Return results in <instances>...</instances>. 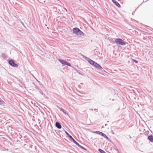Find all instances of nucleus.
<instances>
[{"label":"nucleus","instance_id":"6","mask_svg":"<svg viewBox=\"0 0 153 153\" xmlns=\"http://www.w3.org/2000/svg\"><path fill=\"white\" fill-rule=\"evenodd\" d=\"M113 3L117 7H120L121 6L119 3L116 0H112Z\"/></svg>","mask_w":153,"mask_h":153},{"label":"nucleus","instance_id":"21","mask_svg":"<svg viewBox=\"0 0 153 153\" xmlns=\"http://www.w3.org/2000/svg\"><path fill=\"white\" fill-rule=\"evenodd\" d=\"M132 61L136 63H138V62L136 60L134 59H132Z\"/></svg>","mask_w":153,"mask_h":153},{"label":"nucleus","instance_id":"24","mask_svg":"<svg viewBox=\"0 0 153 153\" xmlns=\"http://www.w3.org/2000/svg\"><path fill=\"white\" fill-rule=\"evenodd\" d=\"M81 56H82V57L83 58L85 56H84V55H82V54H81Z\"/></svg>","mask_w":153,"mask_h":153},{"label":"nucleus","instance_id":"26","mask_svg":"<svg viewBox=\"0 0 153 153\" xmlns=\"http://www.w3.org/2000/svg\"><path fill=\"white\" fill-rule=\"evenodd\" d=\"M97 110V109H94V110H95V111H96V110Z\"/></svg>","mask_w":153,"mask_h":153},{"label":"nucleus","instance_id":"18","mask_svg":"<svg viewBox=\"0 0 153 153\" xmlns=\"http://www.w3.org/2000/svg\"><path fill=\"white\" fill-rule=\"evenodd\" d=\"M99 70L101 71H104L105 72H106L104 70V69L101 66V68H100Z\"/></svg>","mask_w":153,"mask_h":153},{"label":"nucleus","instance_id":"10","mask_svg":"<svg viewBox=\"0 0 153 153\" xmlns=\"http://www.w3.org/2000/svg\"><path fill=\"white\" fill-rule=\"evenodd\" d=\"M59 108L60 111H62L64 114H68L67 113L66 111L64 110L62 108Z\"/></svg>","mask_w":153,"mask_h":153},{"label":"nucleus","instance_id":"16","mask_svg":"<svg viewBox=\"0 0 153 153\" xmlns=\"http://www.w3.org/2000/svg\"><path fill=\"white\" fill-rule=\"evenodd\" d=\"M110 41L111 43L113 44L115 43V40H114L113 39H110Z\"/></svg>","mask_w":153,"mask_h":153},{"label":"nucleus","instance_id":"13","mask_svg":"<svg viewBox=\"0 0 153 153\" xmlns=\"http://www.w3.org/2000/svg\"><path fill=\"white\" fill-rule=\"evenodd\" d=\"M74 70L76 71L79 74L83 76V75L81 73V72L79 70H77L76 68H74Z\"/></svg>","mask_w":153,"mask_h":153},{"label":"nucleus","instance_id":"15","mask_svg":"<svg viewBox=\"0 0 153 153\" xmlns=\"http://www.w3.org/2000/svg\"><path fill=\"white\" fill-rule=\"evenodd\" d=\"M94 133H96V134H99V135H101L102 134V132H100V131H95L94 132Z\"/></svg>","mask_w":153,"mask_h":153},{"label":"nucleus","instance_id":"3","mask_svg":"<svg viewBox=\"0 0 153 153\" xmlns=\"http://www.w3.org/2000/svg\"><path fill=\"white\" fill-rule=\"evenodd\" d=\"M65 131V133L67 136L69 137L71 140H72L73 142L76 145L78 143L66 131Z\"/></svg>","mask_w":153,"mask_h":153},{"label":"nucleus","instance_id":"4","mask_svg":"<svg viewBox=\"0 0 153 153\" xmlns=\"http://www.w3.org/2000/svg\"><path fill=\"white\" fill-rule=\"evenodd\" d=\"M9 63L11 65L15 67L17 66V65L12 60H10L9 61Z\"/></svg>","mask_w":153,"mask_h":153},{"label":"nucleus","instance_id":"20","mask_svg":"<svg viewBox=\"0 0 153 153\" xmlns=\"http://www.w3.org/2000/svg\"><path fill=\"white\" fill-rule=\"evenodd\" d=\"M101 136L105 138L106 137V136L107 135L105 134L102 133L101 135Z\"/></svg>","mask_w":153,"mask_h":153},{"label":"nucleus","instance_id":"2","mask_svg":"<svg viewBox=\"0 0 153 153\" xmlns=\"http://www.w3.org/2000/svg\"><path fill=\"white\" fill-rule=\"evenodd\" d=\"M73 32L77 35H85V33L77 27L74 28L73 29Z\"/></svg>","mask_w":153,"mask_h":153},{"label":"nucleus","instance_id":"23","mask_svg":"<svg viewBox=\"0 0 153 153\" xmlns=\"http://www.w3.org/2000/svg\"><path fill=\"white\" fill-rule=\"evenodd\" d=\"M111 132L113 134H114V132L112 130H111Z\"/></svg>","mask_w":153,"mask_h":153},{"label":"nucleus","instance_id":"14","mask_svg":"<svg viewBox=\"0 0 153 153\" xmlns=\"http://www.w3.org/2000/svg\"><path fill=\"white\" fill-rule=\"evenodd\" d=\"M65 65L71 66V64L68 62L65 61L64 65Z\"/></svg>","mask_w":153,"mask_h":153},{"label":"nucleus","instance_id":"1","mask_svg":"<svg viewBox=\"0 0 153 153\" xmlns=\"http://www.w3.org/2000/svg\"><path fill=\"white\" fill-rule=\"evenodd\" d=\"M115 43L118 47L119 45L125 46L126 44V42L120 38L115 39Z\"/></svg>","mask_w":153,"mask_h":153},{"label":"nucleus","instance_id":"9","mask_svg":"<svg viewBox=\"0 0 153 153\" xmlns=\"http://www.w3.org/2000/svg\"><path fill=\"white\" fill-rule=\"evenodd\" d=\"M94 66L95 67L99 70H100V68H101V66L99 64L97 63L96 62L95 63Z\"/></svg>","mask_w":153,"mask_h":153},{"label":"nucleus","instance_id":"19","mask_svg":"<svg viewBox=\"0 0 153 153\" xmlns=\"http://www.w3.org/2000/svg\"><path fill=\"white\" fill-rule=\"evenodd\" d=\"M83 58L85 59L87 61L89 59V58L86 56H85Z\"/></svg>","mask_w":153,"mask_h":153},{"label":"nucleus","instance_id":"25","mask_svg":"<svg viewBox=\"0 0 153 153\" xmlns=\"http://www.w3.org/2000/svg\"><path fill=\"white\" fill-rule=\"evenodd\" d=\"M129 138L130 139H131V137L130 136V135H129Z\"/></svg>","mask_w":153,"mask_h":153},{"label":"nucleus","instance_id":"17","mask_svg":"<svg viewBox=\"0 0 153 153\" xmlns=\"http://www.w3.org/2000/svg\"><path fill=\"white\" fill-rule=\"evenodd\" d=\"M98 151L100 153H106L104 150L100 149H98Z\"/></svg>","mask_w":153,"mask_h":153},{"label":"nucleus","instance_id":"5","mask_svg":"<svg viewBox=\"0 0 153 153\" xmlns=\"http://www.w3.org/2000/svg\"><path fill=\"white\" fill-rule=\"evenodd\" d=\"M91 65L93 66H94L95 63H96V62L91 60V59H89L87 61Z\"/></svg>","mask_w":153,"mask_h":153},{"label":"nucleus","instance_id":"7","mask_svg":"<svg viewBox=\"0 0 153 153\" xmlns=\"http://www.w3.org/2000/svg\"><path fill=\"white\" fill-rule=\"evenodd\" d=\"M56 126L59 129L61 128L62 126L60 123L58 122H56L55 123Z\"/></svg>","mask_w":153,"mask_h":153},{"label":"nucleus","instance_id":"22","mask_svg":"<svg viewBox=\"0 0 153 153\" xmlns=\"http://www.w3.org/2000/svg\"><path fill=\"white\" fill-rule=\"evenodd\" d=\"M105 138L107 140H109V139L108 137L107 136H106V137H105Z\"/></svg>","mask_w":153,"mask_h":153},{"label":"nucleus","instance_id":"8","mask_svg":"<svg viewBox=\"0 0 153 153\" xmlns=\"http://www.w3.org/2000/svg\"><path fill=\"white\" fill-rule=\"evenodd\" d=\"M147 138L150 142L153 143V135H150Z\"/></svg>","mask_w":153,"mask_h":153},{"label":"nucleus","instance_id":"12","mask_svg":"<svg viewBox=\"0 0 153 153\" xmlns=\"http://www.w3.org/2000/svg\"><path fill=\"white\" fill-rule=\"evenodd\" d=\"M58 60L62 64V65H64V64L65 63V60H64V59H58Z\"/></svg>","mask_w":153,"mask_h":153},{"label":"nucleus","instance_id":"11","mask_svg":"<svg viewBox=\"0 0 153 153\" xmlns=\"http://www.w3.org/2000/svg\"><path fill=\"white\" fill-rule=\"evenodd\" d=\"M76 145L81 149L86 151L87 150V149L86 148L80 145L78 143Z\"/></svg>","mask_w":153,"mask_h":153}]
</instances>
